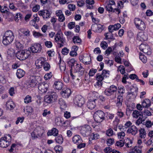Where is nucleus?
<instances>
[{
	"instance_id": "1",
	"label": "nucleus",
	"mask_w": 153,
	"mask_h": 153,
	"mask_svg": "<svg viewBox=\"0 0 153 153\" xmlns=\"http://www.w3.org/2000/svg\"><path fill=\"white\" fill-rule=\"evenodd\" d=\"M14 35L11 31L9 30L6 31L3 37V44L5 45L10 44L14 40Z\"/></svg>"
},
{
	"instance_id": "2",
	"label": "nucleus",
	"mask_w": 153,
	"mask_h": 153,
	"mask_svg": "<svg viewBox=\"0 0 153 153\" xmlns=\"http://www.w3.org/2000/svg\"><path fill=\"white\" fill-rule=\"evenodd\" d=\"M117 89V86L114 85H111L105 90V94L108 96L110 97L111 99H114L116 97Z\"/></svg>"
},
{
	"instance_id": "3",
	"label": "nucleus",
	"mask_w": 153,
	"mask_h": 153,
	"mask_svg": "<svg viewBox=\"0 0 153 153\" xmlns=\"http://www.w3.org/2000/svg\"><path fill=\"white\" fill-rule=\"evenodd\" d=\"M58 96L54 92H48L45 97V101L48 103L53 102L57 99Z\"/></svg>"
},
{
	"instance_id": "4",
	"label": "nucleus",
	"mask_w": 153,
	"mask_h": 153,
	"mask_svg": "<svg viewBox=\"0 0 153 153\" xmlns=\"http://www.w3.org/2000/svg\"><path fill=\"white\" fill-rule=\"evenodd\" d=\"M44 132V130L43 128L38 126L34 128L31 134L33 139L41 137Z\"/></svg>"
},
{
	"instance_id": "5",
	"label": "nucleus",
	"mask_w": 153,
	"mask_h": 153,
	"mask_svg": "<svg viewBox=\"0 0 153 153\" xmlns=\"http://www.w3.org/2000/svg\"><path fill=\"white\" fill-rule=\"evenodd\" d=\"M11 141V137L10 135L7 134L0 139V147L5 148L10 144Z\"/></svg>"
},
{
	"instance_id": "6",
	"label": "nucleus",
	"mask_w": 153,
	"mask_h": 153,
	"mask_svg": "<svg viewBox=\"0 0 153 153\" xmlns=\"http://www.w3.org/2000/svg\"><path fill=\"white\" fill-rule=\"evenodd\" d=\"M29 51L27 50H23L17 52L16 57L20 60H23L27 59L29 56Z\"/></svg>"
},
{
	"instance_id": "7",
	"label": "nucleus",
	"mask_w": 153,
	"mask_h": 153,
	"mask_svg": "<svg viewBox=\"0 0 153 153\" xmlns=\"http://www.w3.org/2000/svg\"><path fill=\"white\" fill-rule=\"evenodd\" d=\"M105 113L102 111L99 110L96 112L94 114V118L97 123L102 122L105 119Z\"/></svg>"
},
{
	"instance_id": "8",
	"label": "nucleus",
	"mask_w": 153,
	"mask_h": 153,
	"mask_svg": "<svg viewBox=\"0 0 153 153\" xmlns=\"http://www.w3.org/2000/svg\"><path fill=\"white\" fill-rule=\"evenodd\" d=\"M62 34L61 31L57 32L54 37V40L59 45V47L61 48L63 46L65 39L62 36Z\"/></svg>"
},
{
	"instance_id": "9",
	"label": "nucleus",
	"mask_w": 153,
	"mask_h": 153,
	"mask_svg": "<svg viewBox=\"0 0 153 153\" xmlns=\"http://www.w3.org/2000/svg\"><path fill=\"white\" fill-rule=\"evenodd\" d=\"M80 132L84 137H86L91 133V128L90 126L88 125H85L80 127Z\"/></svg>"
},
{
	"instance_id": "10",
	"label": "nucleus",
	"mask_w": 153,
	"mask_h": 153,
	"mask_svg": "<svg viewBox=\"0 0 153 153\" xmlns=\"http://www.w3.org/2000/svg\"><path fill=\"white\" fill-rule=\"evenodd\" d=\"M134 24L136 27L141 30H143L146 28L144 22L138 18H135L134 19Z\"/></svg>"
},
{
	"instance_id": "11",
	"label": "nucleus",
	"mask_w": 153,
	"mask_h": 153,
	"mask_svg": "<svg viewBox=\"0 0 153 153\" xmlns=\"http://www.w3.org/2000/svg\"><path fill=\"white\" fill-rule=\"evenodd\" d=\"M49 85L48 83L45 82H42L39 83L38 86L39 92L40 94L45 93L48 90Z\"/></svg>"
},
{
	"instance_id": "12",
	"label": "nucleus",
	"mask_w": 153,
	"mask_h": 153,
	"mask_svg": "<svg viewBox=\"0 0 153 153\" xmlns=\"http://www.w3.org/2000/svg\"><path fill=\"white\" fill-rule=\"evenodd\" d=\"M74 101V104L79 107L82 106L85 102L84 98L80 95H76L75 97Z\"/></svg>"
},
{
	"instance_id": "13",
	"label": "nucleus",
	"mask_w": 153,
	"mask_h": 153,
	"mask_svg": "<svg viewBox=\"0 0 153 153\" xmlns=\"http://www.w3.org/2000/svg\"><path fill=\"white\" fill-rule=\"evenodd\" d=\"M104 29V25L100 24H94L91 27V30L95 32L100 33Z\"/></svg>"
},
{
	"instance_id": "14",
	"label": "nucleus",
	"mask_w": 153,
	"mask_h": 153,
	"mask_svg": "<svg viewBox=\"0 0 153 153\" xmlns=\"http://www.w3.org/2000/svg\"><path fill=\"white\" fill-rule=\"evenodd\" d=\"M140 50L147 55L150 54V49L149 46L147 45L144 44H141L139 46Z\"/></svg>"
},
{
	"instance_id": "15",
	"label": "nucleus",
	"mask_w": 153,
	"mask_h": 153,
	"mask_svg": "<svg viewBox=\"0 0 153 153\" xmlns=\"http://www.w3.org/2000/svg\"><path fill=\"white\" fill-rule=\"evenodd\" d=\"M42 49V46L39 43H34L30 48L31 51L33 53H37L41 51Z\"/></svg>"
},
{
	"instance_id": "16",
	"label": "nucleus",
	"mask_w": 153,
	"mask_h": 153,
	"mask_svg": "<svg viewBox=\"0 0 153 153\" xmlns=\"http://www.w3.org/2000/svg\"><path fill=\"white\" fill-rule=\"evenodd\" d=\"M46 61V58L41 57L38 59L35 62V65L37 68H41L42 67Z\"/></svg>"
},
{
	"instance_id": "17",
	"label": "nucleus",
	"mask_w": 153,
	"mask_h": 153,
	"mask_svg": "<svg viewBox=\"0 0 153 153\" xmlns=\"http://www.w3.org/2000/svg\"><path fill=\"white\" fill-rule=\"evenodd\" d=\"M40 16H42L43 18L47 19L49 18L51 14L50 11L48 10H41L38 13Z\"/></svg>"
},
{
	"instance_id": "18",
	"label": "nucleus",
	"mask_w": 153,
	"mask_h": 153,
	"mask_svg": "<svg viewBox=\"0 0 153 153\" xmlns=\"http://www.w3.org/2000/svg\"><path fill=\"white\" fill-rule=\"evenodd\" d=\"M148 38L147 34L143 32H141L138 33L137 36L138 40L141 42L146 41Z\"/></svg>"
},
{
	"instance_id": "19",
	"label": "nucleus",
	"mask_w": 153,
	"mask_h": 153,
	"mask_svg": "<svg viewBox=\"0 0 153 153\" xmlns=\"http://www.w3.org/2000/svg\"><path fill=\"white\" fill-rule=\"evenodd\" d=\"M71 93V90L68 88H64L62 89L61 92L62 96L65 98H68L70 96Z\"/></svg>"
},
{
	"instance_id": "20",
	"label": "nucleus",
	"mask_w": 153,
	"mask_h": 153,
	"mask_svg": "<svg viewBox=\"0 0 153 153\" xmlns=\"http://www.w3.org/2000/svg\"><path fill=\"white\" fill-rule=\"evenodd\" d=\"M138 131L137 127L134 126H132L130 128H129L127 130V132L129 134L135 135L137 133Z\"/></svg>"
},
{
	"instance_id": "21",
	"label": "nucleus",
	"mask_w": 153,
	"mask_h": 153,
	"mask_svg": "<svg viewBox=\"0 0 153 153\" xmlns=\"http://www.w3.org/2000/svg\"><path fill=\"white\" fill-rule=\"evenodd\" d=\"M115 4V2L114 0H109L108 4L106 5L105 8L106 10L108 12H112L113 8L112 6Z\"/></svg>"
},
{
	"instance_id": "22",
	"label": "nucleus",
	"mask_w": 153,
	"mask_h": 153,
	"mask_svg": "<svg viewBox=\"0 0 153 153\" xmlns=\"http://www.w3.org/2000/svg\"><path fill=\"white\" fill-rule=\"evenodd\" d=\"M7 109L8 110H11L14 108L15 106L14 103L11 100H8L6 103Z\"/></svg>"
},
{
	"instance_id": "23",
	"label": "nucleus",
	"mask_w": 153,
	"mask_h": 153,
	"mask_svg": "<svg viewBox=\"0 0 153 153\" xmlns=\"http://www.w3.org/2000/svg\"><path fill=\"white\" fill-rule=\"evenodd\" d=\"M14 46L17 49L20 50L23 48L24 43L22 41L16 40L14 43Z\"/></svg>"
},
{
	"instance_id": "24",
	"label": "nucleus",
	"mask_w": 153,
	"mask_h": 153,
	"mask_svg": "<svg viewBox=\"0 0 153 153\" xmlns=\"http://www.w3.org/2000/svg\"><path fill=\"white\" fill-rule=\"evenodd\" d=\"M96 79L97 81V85L98 86H101L102 85V82L104 79V77H103L101 74H97L96 75Z\"/></svg>"
},
{
	"instance_id": "25",
	"label": "nucleus",
	"mask_w": 153,
	"mask_h": 153,
	"mask_svg": "<svg viewBox=\"0 0 153 153\" xmlns=\"http://www.w3.org/2000/svg\"><path fill=\"white\" fill-rule=\"evenodd\" d=\"M72 141L74 143L78 144L81 143L82 142V140L79 135H76L72 137Z\"/></svg>"
},
{
	"instance_id": "26",
	"label": "nucleus",
	"mask_w": 153,
	"mask_h": 153,
	"mask_svg": "<svg viewBox=\"0 0 153 153\" xmlns=\"http://www.w3.org/2000/svg\"><path fill=\"white\" fill-rule=\"evenodd\" d=\"M82 58V62L86 65L90 64L91 63V58L90 56L88 55H86V56H83Z\"/></svg>"
},
{
	"instance_id": "27",
	"label": "nucleus",
	"mask_w": 153,
	"mask_h": 153,
	"mask_svg": "<svg viewBox=\"0 0 153 153\" xmlns=\"http://www.w3.org/2000/svg\"><path fill=\"white\" fill-rule=\"evenodd\" d=\"M88 96L89 97L92 98L93 99L91 100L95 101L98 98L99 94L97 92L93 91L90 92L88 94Z\"/></svg>"
},
{
	"instance_id": "28",
	"label": "nucleus",
	"mask_w": 153,
	"mask_h": 153,
	"mask_svg": "<svg viewBox=\"0 0 153 153\" xmlns=\"http://www.w3.org/2000/svg\"><path fill=\"white\" fill-rule=\"evenodd\" d=\"M142 105L143 108H148L151 105V102L150 100L147 99H146L143 100L142 103Z\"/></svg>"
},
{
	"instance_id": "29",
	"label": "nucleus",
	"mask_w": 153,
	"mask_h": 153,
	"mask_svg": "<svg viewBox=\"0 0 153 153\" xmlns=\"http://www.w3.org/2000/svg\"><path fill=\"white\" fill-rule=\"evenodd\" d=\"M25 73V72L24 70L19 68L17 70L16 75L19 79H20L24 76Z\"/></svg>"
},
{
	"instance_id": "30",
	"label": "nucleus",
	"mask_w": 153,
	"mask_h": 153,
	"mask_svg": "<svg viewBox=\"0 0 153 153\" xmlns=\"http://www.w3.org/2000/svg\"><path fill=\"white\" fill-rule=\"evenodd\" d=\"M53 87L56 89L60 90L63 86V84L60 81H56L55 82Z\"/></svg>"
},
{
	"instance_id": "31",
	"label": "nucleus",
	"mask_w": 153,
	"mask_h": 153,
	"mask_svg": "<svg viewBox=\"0 0 153 153\" xmlns=\"http://www.w3.org/2000/svg\"><path fill=\"white\" fill-rule=\"evenodd\" d=\"M74 69L76 72H80L81 74H83L84 73V68L81 66L80 64H76L74 67Z\"/></svg>"
},
{
	"instance_id": "32",
	"label": "nucleus",
	"mask_w": 153,
	"mask_h": 153,
	"mask_svg": "<svg viewBox=\"0 0 153 153\" xmlns=\"http://www.w3.org/2000/svg\"><path fill=\"white\" fill-rule=\"evenodd\" d=\"M59 65V68L62 72H64L66 69V65L63 61L61 60L60 58L59 62L58 63Z\"/></svg>"
},
{
	"instance_id": "33",
	"label": "nucleus",
	"mask_w": 153,
	"mask_h": 153,
	"mask_svg": "<svg viewBox=\"0 0 153 153\" xmlns=\"http://www.w3.org/2000/svg\"><path fill=\"white\" fill-rule=\"evenodd\" d=\"M96 105L95 101L89 100L87 103V107L90 109H94Z\"/></svg>"
},
{
	"instance_id": "34",
	"label": "nucleus",
	"mask_w": 153,
	"mask_h": 153,
	"mask_svg": "<svg viewBox=\"0 0 153 153\" xmlns=\"http://www.w3.org/2000/svg\"><path fill=\"white\" fill-rule=\"evenodd\" d=\"M59 103L60 105V108L61 109L64 110L67 107V105L65 102L62 98H60L59 99Z\"/></svg>"
},
{
	"instance_id": "35",
	"label": "nucleus",
	"mask_w": 153,
	"mask_h": 153,
	"mask_svg": "<svg viewBox=\"0 0 153 153\" xmlns=\"http://www.w3.org/2000/svg\"><path fill=\"white\" fill-rule=\"evenodd\" d=\"M140 137L142 139H144L146 136V131L144 128H141L139 130Z\"/></svg>"
},
{
	"instance_id": "36",
	"label": "nucleus",
	"mask_w": 153,
	"mask_h": 153,
	"mask_svg": "<svg viewBox=\"0 0 153 153\" xmlns=\"http://www.w3.org/2000/svg\"><path fill=\"white\" fill-rule=\"evenodd\" d=\"M72 40L74 43L77 45H80L82 42L81 39L77 36H74L72 39Z\"/></svg>"
},
{
	"instance_id": "37",
	"label": "nucleus",
	"mask_w": 153,
	"mask_h": 153,
	"mask_svg": "<svg viewBox=\"0 0 153 153\" xmlns=\"http://www.w3.org/2000/svg\"><path fill=\"white\" fill-rule=\"evenodd\" d=\"M142 146L136 147L129 153H141Z\"/></svg>"
},
{
	"instance_id": "38",
	"label": "nucleus",
	"mask_w": 153,
	"mask_h": 153,
	"mask_svg": "<svg viewBox=\"0 0 153 153\" xmlns=\"http://www.w3.org/2000/svg\"><path fill=\"white\" fill-rule=\"evenodd\" d=\"M58 134V130L55 128H53L52 129L51 132H49L48 133V135H52L54 136H57Z\"/></svg>"
},
{
	"instance_id": "39",
	"label": "nucleus",
	"mask_w": 153,
	"mask_h": 153,
	"mask_svg": "<svg viewBox=\"0 0 153 153\" xmlns=\"http://www.w3.org/2000/svg\"><path fill=\"white\" fill-rule=\"evenodd\" d=\"M142 113L141 112L136 110L134 111L132 113V116L134 118H137L139 116H142Z\"/></svg>"
},
{
	"instance_id": "40",
	"label": "nucleus",
	"mask_w": 153,
	"mask_h": 153,
	"mask_svg": "<svg viewBox=\"0 0 153 153\" xmlns=\"http://www.w3.org/2000/svg\"><path fill=\"white\" fill-rule=\"evenodd\" d=\"M54 149L56 153H61L63 151V148L62 146L58 145L54 147Z\"/></svg>"
},
{
	"instance_id": "41",
	"label": "nucleus",
	"mask_w": 153,
	"mask_h": 153,
	"mask_svg": "<svg viewBox=\"0 0 153 153\" xmlns=\"http://www.w3.org/2000/svg\"><path fill=\"white\" fill-rule=\"evenodd\" d=\"M55 140L57 143L59 144H61L63 141V139L61 135H59L57 137H56Z\"/></svg>"
},
{
	"instance_id": "42",
	"label": "nucleus",
	"mask_w": 153,
	"mask_h": 153,
	"mask_svg": "<svg viewBox=\"0 0 153 153\" xmlns=\"http://www.w3.org/2000/svg\"><path fill=\"white\" fill-rule=\"evenodd\" d=\"M9 10L7 7L6 6L1 7V12L3 13H7V14H10V12L8 11Z\"/></svg>"
},
{
	"instance_id": "43",
	"label": "nucleus",
	"mask_w": 153,
	"mask_h": 153,
	"mask_svg": "<svg viewBox=\"0 0 153 153\" xmlns=\"http://www.w3.org/2000/svg\"><path fill=\"white\" fill-rule=\"evenodd\" d=\"M117 70L119 71L122 74H123L125 73V69L123 65L119 66Z\"/></svg>"
},
{
	"instance_id": "44",
	"label": "nucleus",
	"mask_w": 153,
	"mask_h": 153,
	"mask_svg": "<svg viewBox=\"0 0 153 153\" xmlns=\"http://www.w3.org/2000/svg\"><path fill=\"white\" fill-rule=\"evenodd\" d=\"M126 142H125V146L127 148H129L131 147L132 146V141L129 139H128L126 140Z\"/></svg>"
},
{
	"instance_id": "45",
	"label": "nucleus",
	"mask_w": 153,
	"mask_h": 153,
	"mask_svg": "<svg viewBox=\"0 0 153 153\" xmlns=\"http://www.w3.org/2000/svg\"><path fill=\"white\" fill-rule=\"evenodd\" d=\"M112 32H109L105 33L104 35L106 39H113Z\"/></svg>"
},
{
	"instance_id": "46",
	"label": "nucleus",
	"mask_w": 153,
	"mask_h": 153,
	"mask_svg": "<svg viewBox=\"0 0 153 153\" xmlns=\"http://www.w3.org/2000/svg\"><path fill=\"white\" fill-rule=\"evenodd\" d=\"M19 33L21 32L23 33L26 36H29L30 35V31L28 30H24L21 29L19 30Z\"/></svg>"
},
{
	"instance_id": "47",
	"label": "nucleus",
	"mask_w": 153,
	"mask_h": 153,
	"mask_svg": "<svg viewBox=\"0 0 153 153\" xmlns=\"http://www.w3.org/2000/svg\"><path fill=\"white\" fill-rule=\"evenodd\" d=\"M45 45L47 48H51L53 46V44L51 41H46L44 42Z\"/></svg>"
},
{
	"instance_id": "48",
	"label": "nucleus",
	"mask_w": 153,
	"mask_h": 153,
	"mask_svg": "<svg viewBox=\"0 0 153 153\" xmlns=\"http://www.w3.org/2000/svg\"><path fill=\"white\" fill-rule=\"evenodd\" d=\"M118 138L120 139H123L125 136V133L123 131L119 132L117 134Z\"/></svg>"
},
{
	"instance_id": "49",
	"label": "nucleus",
	"mask_w": 153,
	"mask_h": 153,
	"mask_svg": "<svg viewBox=\"0 0 153 153\" xmlns=\"http://www.w3.org/2000/svg\"><path fill=\"white\" fill-rule=\"evenodd\" d=\"M32 97L29 95H27L24 99V102L25 103H28L31 102Z\"/></svg>"
},
{
	"instance_id": "50",
	"label": "nucleus",
	"mask_w": 153,
	"mask_h": 153,
	"mask_svg": "<svg viewBox=\"0 0 153 153\" xmlns=\"http://www.w3.org/2000/svg\"><path fill=\"white\" fill-rule=\"evenodd\" d=\"M14 53L15 51L12 48H9L7 51L8 55L11 57L14 55Z\"/></svg>"
},
{
	"instance_id": "51",
	"label": "nucleus",
	"mask_w": 153,
	"mask_h": 153,
	"mask_svg": "<svg viewBox=\"0 0 153 153\" xmlns=\"http://www.w3.org/2000/svg\"><path fill=\"white\" fill-rule=\"evenodd\" d=\"M43 66L44 69L45 71H48L50 70L51 68L50 65L47 62H45Z\"/></svg>"
},
{
	"instance_id": "52",
	"label": "nucleus",
	"mask_w": 153,
	"mask_h": 153,
	"mask_svg": "<svg viewBox=\"0 0 153 153\" xmlns=\"http://www.w3.org/2000/svg\"><path fill=\"white\" fill-rule=\"evenodd\" d=\"M99 138V135L97 134L92 133L91 135L90 139L91 140H97Z\"/></svg>"
},
{
	"instance_id": "53",
	"label": "nucleus",
	"mask_w": 153,
	"mask_h": 153,
	"mask_svg": "<svg viewBox=\"0 0 153 153\" xmlns=\"http://www.w3.org/2000/svg\"><path fill=\"white\" fill-rule=\"evenodd\" d=\"M64 33L67 36L68 39H70L74 35L73 33L70 31H66Z\"/></svg>"
},
{
	"instance_id": "54",
	"label": "nucleus",
	"mask_w": 153,
	"mask_h": 153,
	"mask_svg": "<svg viewBox=\"0 0 153 153\" xmlns=\"http://www.w3.org/2000/svg\"><path fill=\"white\" fill-rule=\"evenodd\" d=\"M109 71H107L105 70H103L101 74L104 78H106L109 76Z\"/></svg>"
},
{
	"instance_id": "55",
	"label": "nucleus",
	"mask_w": 153,
	"mask_h": 153,
	"mask_svg": "<svg viewBox=\"0 0 153 153\" xmlns=\"http://www.w3.org/2000/svg\"><path fill=\"white\" fill-rule=\"evenodd\" d=\"M33 36L36 38H38L43 36V35L42 34L35 31H33Z\"/></svg>"
},
{
	"instance_id": "56",
	"label": "nucleus",
	"mask_w": 153,
	"mask_h": 153,
	"mask_svg": "<svg viewBox=\"0 0 153 153\" xmlns=\"http://www.w3.org/2000/svg\"><path fill=\"white\" fill-rule=\"evenodd\" d=\"M22 18V15L20 13H16L14 17L15 20L16 22H18L19 19H21Z\"/></svg>"
},
{
	"instance_id": "57",
	"label": "nucleus",
	"mask_w": 153,
	"mask_h": 153,
	"mask_svg": "<svg viewBox=\"0 0 153 153\" xmlns=\"http://www.w3.org/2000/svg\"><path fill=\"white\" fill-rule=\"evenodd\" d=\"M97 72V70L96 69H94V68L91 69L89 72V76H93Z\"/></svg>"
},
{
	"instance_id": "58",
	"label": "nucleus",
	"mask_w": 153,
	"mask_h": 153,
	"mask_svg": "<svg viewBox=\"0 0 153 153\" xmlns=\"http://www.w3.org/2000/svg\"><path fill=\"white\" fill-rule=\"evenodd\" d=\"M140 60L143 63L146 62L147 59L146 57L143 54H140Z\"/></svg>"
},
{
	"instance_id": "59",
	"label": "nucleus",
	"mask_w": 153,
	"mask_h": 153,
	"mask_svg": "<svg viewBox=\"0 0 153 153\" xmlns=\"http://www.w3.org/2000/svg\"><path fill=\"white\" fill-rule=\"evenodd\" d=\"M52 75L51 72L47 73L45 75L44 78L46 80H48L52 77Z\"/></svg>"
},
{
	"instance_id": "60",
	"label": "nucleus",
	"mask_w": 153,
	"mask_h": 153,
	"mask_svg": "<svg viewBox=\"0 0 153 153\" xmlns=\"http://www.w3.org/2000/svg\"><path fill=\"white\" fill-rule=\"evenodd\" d=\"M124 142L123 141L120 140L117 142L116 145L118 147H123L124 145Z\"/></svg>"
},
{
	"instance_id": "61",
	"label": "nucleus",
	"mask_w": 153,
	"mask_h": 153,
	"mask_svg": "<svg viewBox=\"0 0 153 153\" xmlns=\"http://www.w3.org/2000/svg\"><path fill=\"white\" fill-rule=\"evenodd\" d=\"M108 44L106 42L104 41L102 42L100 44L101 47L104 50L105 49L108 47Z\"/></svg>"
},
{
	"instance_id": "62",
	"label": "nucleus",
	"mask_w": 153,
	"mask_h": 153,
	"mask_svg": "<svg viewBox=\"0 0 153 153\" xmlns=\"http://www.w3.org/2000/svg\"><path fill=\"white\" fill-rule=\"evenodd\" d=\"M5 82V76L4 74L0 72V82L3 83Z\"/></svg>"
},
{
	"instance_id": "63",
	"label": "nucleus",
	"mask_w": 153,
	"mask_h": 153,
	"mask_svg": "<svg viewBox=\"0 0 153 153\" xmlns=\"http://www.w3.org/2000/svg\"><path fill=\"white\" fill-rule=\"evenodd\" d=\"M106 134L108 136H112L113 134V130L111 128L108 129L106 131Z\"/></svg>"
},
{
	"instance_id": "64",
	"label": "nucleus",
	"mask_w": 153,
	"mask_h": 153,
	"mask_svg": "<svg viewBox=\"0 0 153 153\" xmlns=\"http://www.w3.org/2000/svg\"><path fill=\"white\" fill-rule=\"evenodd\" d=\"M115 26L114 25H110L108 27V30L109 32H113L114 31L116 30Z\"/></svg>"
}]
</instances>
